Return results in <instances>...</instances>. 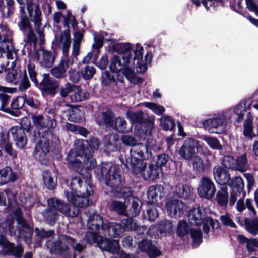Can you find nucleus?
<instances>
[{"label": "nucleus", "instance_id": "1", "mask_svg": "<svg viewBox=\"0 0 258 258\" xmlns=\"http://www.w3.org/2000/svg\"><path fill=\"white\" fill-rule=\"evenodd\" d=\"M144 48L140 45L137 44L134 50V57L130 60L127 54L122 56L121 59L117 56H113L109 65L110 70L113 72L122 71L127 79L133 83L141 82V79L137 78L136 73H142L147 69L148 63L151 61V54L147 53L143 58Z\"/></svg>", "mask_w": 258, "mask_h": 258}, {"label": "nucleus", "instance_id": "2", "mask_svg": "<svg viewBox=\"0 0 258 258\" xmlns=\"http://www.w3.org/2000/svg\"><path fill=\"white\" fill-rule=\"evenodd\" d=\"M151 149L146 145H139L131 150V154L127 156L124 165L134 174H142L146 180H153L157 178L161 168L157 165L151 164L146 167L144 160L152 157Z\"/></svg>", "mask_w": 258, "mask_h": 258}, {"label": "nucleus", "instance_id": "3", "mask_svg": "<svg viewBox=\"0 0 258 258\" xmlns=\"http://www.w3.org/2000/svg\"><path fill=\"white\" fill-rule=\"evenodd\" d=\"M76 147L71 150L67 157V161L70 166L83 174V170L88 171L93 168L96 162L92 158L95 150L100 145L99 140L93 138L88 140L79 139L75 141Z\"/></svg>", "mask_w": 258, "mask_h": 258}, {"label": "nucleus", "instance_id": "4", "mask_svg": "<svg viewBox=\"0 0 258 258\" xmlns=\"http://www.w3.org/2000/svg\"><path fill=\"white\" fill-rule=\"evenodd\" d=\"M101 173L104 176L106 185L120 192L125 200L131 202V207L126 210V215L136 217L140 213L141 205L140 200L132 196V190L130 188H120L123 182L119 167L115 164L105 163L101 168Z\"/></svg>", "mask_w": 258, "mask_h": 258}, {"label": "nucleus", "instance_id": "5", "mask_svg": "<svg viewBox=\"0 0 258 258\" xmlns=\"http://www.w3.org/2000/svg\"><path fill=\"white\" fill-rule=\"evenodd\" d=\"M68 201L75 207L69 208V205L60 200L51 198L48 200L49 208L43 213L44 218L50 224H53L57 219V211L70 217H75L78 215L79 210L78 207L88 206L91 202L86 191L84 194L76 193L70 194L69 191L66 194Z\"/></svg>", "mask_w": 258, "mask_h": 258}, {"label": "nucleus", "instance_id": "6", "mask_svg": "<svg viewBox=\"0 0 258 258\" xmlns=\"http://www.w3.org/2000/svg\"><path fill=\"white\" fill-rule=\"evenodd\" d=\"M87 226L90 229L96 230L98 234L110 238L120 237L124 231L121 223H104L102 217L99 214L94 213H90L88 216Z\"/></svg>", "mask_w": 258, "mask_h": 258}, {"label": "nucleus", "instance_id": "7", "mask_svg": "<svg viewBox=\"0 0 258 258\" xmlns=\"http://www.w3.org/2000/svg\"><path fill=\"white\" fill-rule=\"evenodd\" d=\"M21 210L17 208L14 211V215L18 224V229H14L13 225L14 220L13 219L9 222L2 225L4 232H9L11 235H14L18 237H23L24 233H27L28 237H30L32 234V229L30 225L27 224L24 219L21 217Z\"/></svg>", "mask_w": 258, "mask_h": 258}, {"label": "nucleus", "instance_id": "8", "mask_svg": "<svg viewBox=\"0 0 258 258\" xmlns=\"http://www.w3.org/2000/svg\"><path fill=\"white\" fill-rule=\"evenodd\" d=\"M85 240L89 244L96 242L100 249L110 253H117L119 251V245L118 240L104 238L95 232H87L85 236Z\"/></svg>", "mask_w": 258, "mask_h": 258}, {"label": "nucleus", "instance_id": "9", "mask_svg": "<svg viewBox=\"0 0 258 258\" xmlns=\"http://www.w3.org/2000/svg\"><path fill=\"white\" fill-rule=\"evenodd\" d=\"M18 3L22 5L27 3V9L29 16L34 22L35 30L40 37V43L42 44L44 42L43 31L41 28V11L39 5L29 0H17Z\"/></svg>", "mask_w": 258, "mask_h": 258}, {"label": "nucleus", "instance_id": "10", "mask_svg": "<svg viewBox=\"0 0 258 258\" xmlns=\"http://www.w3.org/2000/svg\"><path fill=\"white\" fill-rule=\"evenodd\" d=\"M0 29L1 50L6 53L7 58L14 59L16 52L12 42V33L6 24H1Z\"/></svg>", "mask_w": 258, "mask_h": 258}, {"label": "nucleus", "instance_id": "11", "mask_svg": "<svg viewBox=\"0 0 258 258\" xmlns=\"http://www.w3.org/2000/svg\"><path fill=\"white\" fill-rule=\"evenodd\" d=\"M74 239L70 236L62 235L59 237V240L50 247V252L54 253H61L68 249V245H71L75 250L79 252L82 251L85 248L84 246L80 243L74 245Z\"/></svg>", "mask_w": 258, "mask_h": 258}, {"label": "nucleus", "instance_id": "12", "mask_svg": "<svg viewBox=\"0 0 258 258\" xmlns=\"http://www.w3.org/2000/svg\"><path fill=\"white\" fill-rule=\"evenodd\" d=\"M226 116L225 113L220 114L218 116L207 119L204 121L203 125L205 129L210 133L220 134L225 129L224 121Z\"/></svg>", "mask_w": 258, "mask_h": 258}, {"label": "nucleus", "instance_id": "13", "mask_svg": "<svg viewBox=\"0 0 258 258\" xmlns=\"http://www.w3.org/2000/svg\"><path fill=\"white\" fill-rule=\"evenodd\" d=\"M202 146L199 142L192 138L185 140L182 146L180 147L179 154L183 159L189 160L190 159L196 156V149H199Z\"/></svg>", "mask_w": 258, "mask_h": 258}, {"label": "nucleus", "instance_id": "14", "mask_svg": "<svg viewBox=\"0 0 258 258\" xmlns=\"http://www.w3.org/2000/svg\"><path fill=\"white\" fill-rule=\"evenodd\" d=\"M0 246L2 247L1 253L4 255H13L20 257L22 255L23 250L20 245L15 246L8 241L6 237L2 234H0Z\"/></svg>", "mask_w": 258, "mask_h": 258}, {"label": "nucleus", "instance_id": "15", "mask_svg": "<svg viewBox=\"0 0 258 258\" xmlns=\"http://www.w3.org/2000/svg\"><path fill=\"white\" fill-rule=\"evenodd\" d=\"M165 208L170 217H179L183 214L186 206L181 200L169 198L166 202Z\"/></svg>", "mask_w": 258, "mask_h": 258}, {"label": "nucleus", "instance_id": "16", "mask_svg": "<svg viewBox=\"0 0 258 258\" xmlns=\"http://www.w3.org/2000/svg\"><path fill=\"white\" fill-rule=\"evenodd\" d=\"M216 187L213 181L209 178L203 177L201 179L198 192L201 197L211 199L215 195Z\"/></svg>", "mask_w": 258, "mask_h": 258}, {"label": "nucleus", "instance_id": "17", "mask_svg": "<svg viewBox=\"0 0 258 258\" xmlns=\"http://www.w3.org/2000/svg\"><path fill=\"white\" fill-rule=\"evenodd\" d=\"M49 141L44 138L40 140L35 147L34 155L42 164H46L47 155L49 151Z\"/></svg>", "mask_w": 258, "mask_h": 258}, {"label": "nucleus", "instance_id": "18", "mask_svg": "<svg viewBox=\"0 0 258 258\" xmlns=\"http://www.w3.org/2000/svg\"><path fill=\"white\" fill-rule=\"evenodd\" d=\"M82 180L81 177L75 176L72 178L70 184L71 191L69 192L70 194L80 193L84 194L86 191L87 195H91L93 193L92 186L87 183H85L84 187L82 186Z\"/></svg>", "mask_w": 258, "mask_h": 258}, {"label": "nucleus", "instance_id": "19", "mask_svg": "<svg viewBox=\"0 0 258 258\" xmlns=\"http://www.w3.org/2000/svg\"><path fill=\"white\" fill-rule=\"evenodd\" d=\"M11 134L16 146L23 148L26 144L27 139L24 129L20 126H13L9 130V135Z\"/></svg>", "mask_w": 258, "mask_h": 258}, {"label": "nucleus", "instance_id": "20", "mask_svg": "<svg viewBox=\"0 0 258 258\" xmlns=\"http://www.w3.org/2000/svg\"><path fill=\"white\" fill-rule=\"evenodd\" d=\"M32 119L34 124L40 129H46L51 132L56 127V122L52 118H44L41 115H33Z\"/></svg>", "mask_w": 258, "mask_h": 258}, {"label": "nucleus", "instance_id": "21", "mask_svg": "<svg viewBox=\"0 0 258 258\" xmlns=\"http://www.w3.org/2000/svg\"><path fill=\"white\" fill-rule=\"evenodd\" d=\"M213 172L214 179L218 184L225 185L229 181L230 175L227 170L217 166L213 168Z\"/></svg>", "mask_w": 258, "mask_h": 258}, {"label": "nucleus", "instance_id": "22", "mask_svg": "<svg viewBox=\"0 0 258 258\" xmlns=\"http://www.w3.org/2000/svg\"><path fill=\"white\" fill-rule=\"evenodd\" d=\"M189 223L191 225L199 226L201 224L204 223V214L199 208H194L189 211L188 215Z\"/></svg>", "mask_w": 258, "mask_h": 258}, {"label": "nucleus", "instance_id": "23", "mask_svg": "<svg viewBox=\"0 0 258 258\" xmlns=\"http://www.w3.org/2000/svg\"><path fill=\"white\" fill-rule=\"evenodd\" d=\"M56 42L59 47L62 48L63 53H68L71 44V36L69 30L62 32L56 38Z\"/></svg>", "mask_w": 258, "mask_h": 258}, {"label": "nucleus", "instance_id": "24", "mask_svg": "<svg viewBox=\"0 0 258 258\" xmlns=\"http://www.w3.org/2000/svg\"><path fill=\"white\" fill-rule=\"evenodd\" d=\"M163 188L160 185L152 186L148 191V198L149 204L155 205L162 196Z\"/></svg>", "mask_w": 258, "mask_h": 258}, {"label": "nucleus", "instance_id": "25", "mask_svg": "<svg viewBox=\"0 0 258 258\" xmlns=\"http://www.w3.org/2000/svg\"><path fill=\"white\" fill-rule=\"evenodd\" d=\"M139 247L141 251L147 252L150 257H154L161 254L160 251L153 246L149 240H144L140 242Z\"/></svg>", "mask_w": 258, "mask_h": 258}, {"label": "nucleus", "instance_id": "26", "mask_svg": "<svg viewBox=\"0 0 258 258\" xmlns=\"http://www.w3.org/2000/svg\"><path fill=\"white\" fill-rule=\"evenodd\" d=\"M17 178V174L12 172L11 169L9 167L0 170V185L9 182H14Z\"/></svg>", "mask_w": 258, "mask_h": 258}, {"label": "nucleus", "instance_id": "27", "mask_svg": "<svg viewBox=\"0 0 258 258\" xmlns=\"http://www.w3.org/2000/svg\"><path fill=\"white\" fill-rule=\"evenodd\" d=\"M135 48L136 47L132 50L131 44L127 43H118L114 46V50L118 53L121 54L122 56H124L125 54H127L130 60L134 57V50Z\"/></svg>", "mask_w": 258, "mask_h": 258}, {"label": "nucleus", "instance_id": "28", "mask_svg": "<svg viewBox=\"0 0 258 258\" xmlns=\"http://www.w3.org/2000/svg\"><path fill=\"white\" fill-rule=\"evenodd\" d=\"M90 94L88 92H82L78 86L75 85L71 94L70 96L71 99L74 102L81 101L84 99L89 98Z\"/></svg>", "mask_w": 258, "mask_h": 258}, {"label": "nucleus", "instance_id": "29", "mask_svg": "<svg viewBox=\"0 0 258 258\" xmlns=\"http://www.w3.org/2000/svg\"><path fill=\"white\" fill-rule=\"evenodd\" d=\"M189 164L193 170L198 173L204 171L205 164L203 159L199 156L196 155L189 159Z\"/></svg>", "mask_w": 258, "mask_h": 258}, {"label": "nucleus", "instance_id": "30", "mask_svg": "<svg viewBox=\"0 0 258 258\" xmlns=\"http://www.w3.org/2000/svg\"><path fill=\"white\" fill-rule=\"evenodd\" d=\"M41 58L40 59V64L44 67H51L54 62V57L49 51L41 50Z\"/></svg>", "mask_w": 258, "mask_h": 258}, {"label": "nucleus", "instance_id": "31", "mask_svg": "<svg viewBox=\"0 0 258 258\" xmlns=\"http://www.w3.org/2000/svg\"><path fill=\"white\" fill-rule=\"evenodd\" d=\"M20 70L11 69L7 72L5 79L7 82L14 85L18 84V81L21 79V76L23 74Z\"/></svg>", "mask_w": 258, "mask_h": 258}, {"label": "nucleus", "instance_id": "32", "mask_svg": "<svg viewBox=\"0 0 258 258\" xmlns=\"http://www.w3.org/2000/svg\"><path fill=\"white\" fill-rule=\"evenodd\" d=\"M2 52L3 55L2 54H0V73L3 72L4 71L6 70L7 67L9 66V63H11L10 67L8 68V69L10 68H13L16 65V61L17 59L16 55L15 56L14 59H8L6 56V53L4 51H0V52Z\"/></svg>", "mask_w": 258, "mask_h": 258}, {"label": "nucleus", "instance_id": "33", "mask_svg": "<svg viewBox=\"0 0 258 258\" xmlns=\"http://www.w3.org/2000/svg\"><path fill=\"white\" fill-rule=\"evenodd\" d=\"M243 134L245 137L250 139L255 136L253 131V119L250 115L248 116L244 122Z\"/></svg>", "mask_w": 258, "mask_h": 258}, {"label": "nucleus", "instance_id": "34", "mask_svg": "<svg viewBox=\"0 0 258 258\" xmlns=\"http://www.w3.org/2000/svg\"><path fill=\"white\" fill-rule=\"evenodd\" d=\"M174 192L179 197L186 199L190 196L191 189L187 185L179 184L175 187Z\"/></svg>", "mask_w": 258, "mask_h": 258}, {"label": "nucleus", "instance_id": "35", "mask_svg": "<svg viewBox=\"0 0 258 258\" xmlns=\"http://www.w3.org/2000/svg\"><path fill=\"white\" fill-rule=\"evenodd\" d=\"M158 213L155 205L149 204L146 212H144L143 216L145 219L149 221H154L158 217Z\"/></svg>", "mask_w": 258, "mask_h": 258}, {"label": "nucleus", "instance_id": "36", "mask_svg": "<svg viewBox=\"0 0 258 258\" xmlns=\"http://www.w3.org/2000/svg\"><path fill=\"white\" fill-rule=\"evenodd\" d=\"M3 93H0V110L6 113L12 114L13 112L11 111V107L9 106L10 97Z\"/></svg>", "mask_w": 258, "mask_h": 258}, {"label": "nucleus", "instance_id": "37", "mask_svg": "<svg viewBox=\"0 0 258 258\" xmlns=\"http://www.w3.org/2000/svg\"><path fill=\"white\" fill-rule=\"evenodd\" d=\"M226 186L222 187L216 196L217 201L219 205L226 206L228 203V192Z\"/></svg>", "mask_w": 258, "mask_h": 258}, {"label": "nucleus", "instance_id": "38", "mask_svg": "<svg viewBox=\"0 0 258 258\" xmlns=\"http://www.w3.org/2000/svg\"><path fill=\"white\" fill-rule=\"evenodd\" d=\"M230 186L232 187L233 190L242 192L244 188L243 180L240 176H236L233 178L230 183Z\"/></svg>", "mask_w": 258, "mask_h": 258}, {"label": "nucleus", "instance_id": "39", "mask_svg": "<svg viewBox=\"0 0 258 258\" xmlns=\"http://www.w3.org/2000/svg\"><path fill=\"white\" fill-rule=\"evenodd\" d=\"M41 83L46 90L51 89L54 90L58 87L57 83L54 80L51 79L47 74H43V79Z\"/></svg>", "mask_w": 258, "mask_h": 258}, {"label": "nucleus", "instance_id": "40", "mask_svg": "<svg viewBox=\"0 0 258 258\" xmlns=\"http://www.w3.org/2000/svg\"><path fill=\"white\" fill-rule=\"evenodd\" d=\"M235 162V170L241 172L247 170V161L245 155H242L238 157Z\"/></svg>", "mask_w": 258, "mask_h": 258}, {"label": "nucleus", "instance_id": "41", "mask_svg": "<svg viewBox=\"0 0 258 258\" xmlns=\"http://www.w3.org/2000/svg\"><path fill=\"white\" fill-rule=\"evenodd\" d=\"M127 118L133 123H141L143 121V113L142 111L134 112L131 110L126 112Z\"/></svg>", "mask_w": 258, "mask_h": 258}, {"label": "nucleus", "instance_id": "42", "mask_svg": "<svg viewBox=\"0 0 258 258\" xmlns=\"http://www.w3.org/2000/svg\"><path fill=\"white\" fill-rule=\"evenodd\" d=\"M246 230L253 235H256L258 232V220L252 219L245 220Z\"/></svg>", "mask_w": 258, "mask_h": 258}, {"label": "nucleus", "instance_id": "43", "mask_svg": "<svg viewBox=\"0 0 258 258\" xmlns=\"http://www.w3.org/2000/svg\"><path fill=\"white\" fill-rule=\"evenodd\" d=\"M124 230L133 231L136 230L137 224L136 221L131 218H124L121 220Z\"/></svg>", "mask_w": 258, "mask_h": 258}, {"label": "nucleus", "instance_id": "44", "mask_svg": "<svg viewBox=\"0 0 258 258\" xmlns=\"http://www.w3.org/2000/svg\"><path fill=\"white\" fill-rule=\"evenodd\" d=\"M18 84H19L18 89L21 92H24L30 87V83L25 72H23L21 76V79H19Z\"/></svg>", "mask_w": 258, "mask_h": 258}, {"label": "nucleus", "instance_id": "45", "mask_svg": "<svg viewBox=\"0 0 258 258\" xmlns=\"http://www.w3.org/2000/svg\"><path fill=\"white\" fill-rule=\"evenodd\" d=\"M202 138L211 148L217 150L222 149V146L217 138L207 136H203Z\"/></svg>", "mask_w": 258, "mask_h": 258}, {"label": "nucleus", "instance_id": "46", "mask_svg": "<svg viewBox=\"0 0 258 258\" xmlns=\"http://www.w3.org/2000/svg\"><path fill=\"white\" fill-rule=\"evenodd\" d=\"M161 125L165 130H172L175 127L174 121L169 116H165L160 119Z\"/></svg>", "mask_w": 258, "mask_h": 258}, {"label": "nucleus", "instance_id": "47", "mask_svg": "<svg viewBox=\"0 0 258 258\" xmlns=\"http://www.w3.org/2000/svg\"><path fill=\"white\" fill-rule=\"evenodd\" d=\"M111 205L113 209L117 213L126 215V206L124 203L118 201H113L111 203Z\"/></svg>", "mask_w": 258, "mask_h": 258}, {"label": "nucleus", "instance_id": "48", "mask_svg": "<svg viewBox=\"0 0 258 258\" xmlns=\"http://www.w3.org/2000/svg\"><path fill=\"white\" fill-rule=\"evenodd\" d=\"M43 180L44 185L48 189H53L55 186V182L50 172L45 171L43 174Z\"/></svg>", "mask_w": 258, "mask_h": 258}, {"label": "nucleus", "instance_id": "49", "mask_svg": "<svg viewBox=\"0 0 258 258\" xmlns=\"http://www.w3.org/2000/svg\"><path fill=\"white\" fill-rule=\"evenodd\" d=\"M209 225H210L213 229H217L219 226V223L216 220H213L209 217L206 218L204 220L203 225V230L206 233H208L209 231Z\"/></svg>", "mask_w": 258, "mask_h": 258}, {"label": "nucleus", "instance_id": "50", "mask_svg": "<svg viewBox=\"0 0 258 258\" xmlns=\"http://www.w3.org/2000/svg\"><path fill=\"white\" fill-rule=\"evenodd\" d=\"M20 13L21 20L20 23V27L21 29H25L26 28H30V23L28 18L26 15L24 6L20 7Z\"/></svg>", "mask_w": 258, "mask_h": 258}, {"label": "nucleus", "instance_id": "51", "mask_svg": "<svg viewBox=\"0 0 258 258\" xmlns=\"http://www.w3.org/2000/svg\"><path fill=\"white\" fill-rule=\"evenodd\" d=\"M95 72V69L94 67L86 66L82 69L81 73L84 79L89 80L93 77Z\"/></svg>", "mask_w": 258, "mask_h": 258}, {"label": "nucleus", "instance_id": "52", "mask_svg": "<svg viewBox=\"0 0 258 258\" xmlns=\"http://www.w3.org/2000/svg\"><path fill=\"white\" fill-rule=\"evenodd\" d=\"M7 196L8 200L10 203L15 200V195L9 189L5 190L4 193H0V206H5L6 204V196Z\"/></svg>", "mask_w": 258, "mask_h": 258}, {"label": "nucleus", "instance_id": "53", "mask_svg": "<svg viewBox=\"0 0 258 258\" xmlns=\"http://www.w3.org/2000/svg\"><path fill=\"white\" fill-rule=\"evenodd\" d=\"M191 236L193 239V246H197L202 242V232L198 228L191 229L190 231Z\"/></svg>", "mask_w": 258, "mask_h": 258}, {"label": "nucleus", "instance_id": "54", "mask_svg": "<svg viewBox=\"0 0 258 258\" xmlns=\"http://www.w3.org/2000/svg\"><path fill=\"white\" fill-rule=\"evenodd\" d=\"M26 100L25 96H19L13 100L10 104L11 109H19L24 105Z\"/></svg>", "mask_w": 258, "mask_h": 258}, {"label": "nucleus", "instance_id": "55", "mask_svg": "<svg viewBox=\"0 0 258 258\" xmlns=\"http://www.w3.org/2000/svg\"><path fill=\"white\" fill-rule=\"evenodd\" d=\"M102 117L104 123L106 125L112 127L115 119L113 113L110 111L104 112L102 114Z\"/></svg>", "mask_w": 258, "mask_h": 258}, {"label": "nucleus", "instance_id": "56", "mask_svg": "<svg viewBox=\"0 0 258 258\" xmlns=\"http://www.w3.org/2000/svg\"><path fill=\"white\" fill-rule=\"evenodd\" d=\"M122 142L125 145L132 146L130 150L134 147L139 145H144L142 143L137 144L136 139L133 136L130 135H123L121 138Z\"/></svg>", "mask_w": 258, "mask_h": 258}, {"label": "nucleus", "instance_id": "57", "mask_svg": "<svg viewBox=\"0 0 258 258\" xmlns=\"http://www.w3.org/2000/svg\"><path fill=\"white\" fill-rule=\"evenodd\" d=\"M245 104L243 103H240L237 104L234 109V112L237 115V122H240L244 117L243 112L245 110Z\"/></svg>", "mask_w": 258, "mask_h": 258}, {"label": "nucleus", "instance_id": "58", "mask_svg": "<svg viewBox=\"0 0 258 258\" xmlns=\"http://www.w3.org/2000/svg\"><path fill=\"white\" fill-rule=\"evenodd\" d=\"M160 233H170L172 231L173 224L170 221H162L159 224Z\"/></svg>", "mask_w": 258, "mask_h": 258}, {"label": "nucleus", "instance_id": "59", "mask_svg": "<svg viewBox=\"0 0 258 258\" xmlns=\"http://www.w3.org/2000/svg\"><path fill=\"white\" fill-rule=\"evenodd\" d=\"M113 125L112 128L117 130L120 132H124L126 130V122L122 118H116Z\"/></svg>", "mask_w": 258, "mask_h": 258}, {"label": "nucleus", "instance_id": "60", "mask_svg": "<svg viewBox=\"0 0 258 258\" xmlns=\"http://www.w3.org/2000/svg\"><path fill=\"white\" fill-rule=\"evenodd\" d=\"M144 105L146 107L151 109L156 114H161L165 111L164 107L153 103L145 102Z\"/></svg>", "mask_w": 258, "mask_h": 258}, {"label": "nucleus", "instance_id": "61", "mask_svg": "<svg viewBox=\"0 0 258 258\" xmlns=\"http://www.w3.org/2000/svg\"><path fill=\"white\" fill-rule=\"evenodd\" d=\"M74 85L69 83H66L64 86H62L59 88V94L62 97H66L69 94L72 93Z\"/></svg>", "mask_w": 258, "mask_h": 258}, {"label": "nucleus", "instance_id": "62", "mask_svg": "<svg viewBox=\"0 0 258 258\" xmlns=\"http://www.w3.org/2000/svg\"><path fill=\"white\" fill-rule=\"evenodd\" d=\"M66 70L60 64L51 70L52 75L57 78L65 76Z\"/></svg>", "mask_w": 258, "mask_h": 258}, {"label": "nucleus", "instance_id": "63", "mask_svg": "<svg viewBox=\"0 0 258 258\" xmlns=\"http://www.w3.org/2000/svg\"><path fill=\"white\" fill-rule=\"evenodd\" d=\"M60 64L66 70L74 63V60L68 56V53H63Z\"/></svg>", "mask_w": 258, "mask_h": 258}, {"label": "nucleus", "instance_id": "64", "mask_svg": "<svg viewBox=\"0 0 258 258\" xmlns=\"http://www.w3.org/2000/svg\"><path fill=\"white\" fill-rule=\"evenodd\" d=\"M188 228L186 222L181 221L179 222L177 228V234L180 236H183L187 234Z\"/></svg>", "mask_w": 258, "mask_h": 258}]
</instances>
